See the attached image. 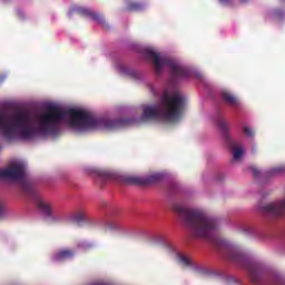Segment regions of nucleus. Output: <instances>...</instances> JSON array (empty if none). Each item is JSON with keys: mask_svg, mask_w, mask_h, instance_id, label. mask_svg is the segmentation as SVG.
Wrapping results in <instances>:
<instances>
[{"mask_svg": "<svg viewBox=\"0 0 285 285\" xmlns=\"http://www.w3.org/2000/svg\"><path fill=\"white\" fill-rule=\"evenodd\" d=\"M68 115L70 117L69 125L71 128H101V119H97L90 112L76 110L75 108L63 110L59 106H48L46 112H42L38 117L39 132L41 135L57 137L60 126L66 121Z\"/></svg>", "mask_w": 285, "mask_h": 285, "instance_id": "obj_1", "label": "nucleus"}, {"mask_svg": "<svg viewBox=\"0 0 285 285\" xmlns=\"http://www.w3.org/2000/svg\"><path fill=\"white\" fill-rule=\"evenodd\" d=\"M185 102L180 94L170 95L165 90L158 106L144 107L141 119L142 121H178L184 115Z\"/></svg>", "mask_w": 285, "mask_h": 285, "instance_id": "obj_2", "label": "nucleus"}, {"mask_svg": "<svg viewBox=\"0 0 285 285\" xmlns=\"http://www.w3.org/2000/svg\"><path fill=\"white\" fill-rule=\"evenodd\" d=\"M173 209L194 236L197 238H214L218 229L216 218L207 216L202 209H190L180 203H174Z\"/></svg>", "mask_w": 285, "mask_h": 285, "instance_id": "obj_3", "label": "nucleus"}, {"mask_svg": "<svg viewBox=\"0 0 285 285\" xmlns=\"http://www.w3.org/2000/svg\"><path fill=\"white\" fill-rule=\"evenodd\" d=\"M0 130L7 141L14 139H33L37 135L36 127L29 110H19L13 115L11 121L0 114Z\"/></svg>", "mask_w": 285, "mask_h": 285, "instance_id": "obj_4", "label": "nucleus"}, {"mask_svg": "<svg viewBox=\"0 0 285 285\" xmlns=\"http://www.w3.org/2000/svg\"><path fill=\"white\" fill-rule=\"evenodd\" d=\"M145 55L148 59H153L157 76L163 73L165 66L168 67L170 83H178V81L189 79V77H191V70L189 68L181 63H177L169 57H160L158 52L150 49L145 50Z\"/></svg>", "mask_w": 285, "mask_h": 285, "instance_id": "obj_5", "label": "nucleus"}, {"mask_svg": "<svg viewBox=\"0 0 285 285\" xmlns=\"http://www.w3.org/2000/svg\"><path fill=\"white\" fill-rule=\"evenodd\" d=\"M226 257L228 261H232L233 263H236L237 265H240V267H245L247 269L249 278L253 283H259V272L257 265L252 263L249 256L245 254L244 252H240L239 249H228Z\"/></svg>", "mask_w": 285, "mask_h": 285, "instance_id": "obj_6", "label": "nucleus"}, {"mask_svg": "<svg viewBox=\"0 0 285 285\" xmlns=\"http://www.w3.org/2000/svg\"><path fill=\"white\" fill-rule=\"evenodd\" d=\"M217 127L219 128V130L223 132L226 142L228 144V146L234 149L233 153V158L234 160H239V158H242L243 154H244V147L240 144L235 142V140H232L230 136H229V127L226 124V120L224 119L223 115H218L217 117Z\"/></svg>", "mask_w": 285, "mask_h": 285, "instance_id": "obj_7", "label": "nucleus"}, {"mask_svg": "<svg viewBox=\"0 0 285 285\" xmlns=\"http://www.w3.org/2000/svg\"><path fill=\"white\" fill-rule=\"evenodd\" d=\"M26 167L22 163H16L11 167L0 169V177L12 178L13 180H24Z\"/></svg>", "mask_w": 285, "mask_h": 285, "instance_id": "obj_8", "label": "nucleus"}, {"mask_svg": "<svg viewBox=\"0 0 285 285\" xmlns=\"http://www.w3.org/2000/svg\"><path fill=\"white\" fill-rule=\"evenodd\" d=\"M262 214L264 216H282V214H285V198L284 200H278L276 203H268L267 205H263L261 207Z\"/></svg>", "mask_w": 285, "mask_h": 285, "instance_id": "obj_9", "label": "nucleus"}, {"mask_svg": "<svg viewBox=\"0 0 285 285\" xmlns=\"http://www.w3.org/2000/svg\"><path fill=\"white\" fill-rule=\"evenodd\" d=\"M163 174H150L149 176H127L126 181L131 183L134 185H150L153 183H159L163 180Z\"/></svg>", "mask_w": 285, "mask_h": 285, "instance_id": "obj_10", "label": "nucleus"}, {"mask_svg": "<svg viewBox=\"0 0 285 285\" xmlns=\"http://www.w3.org/2000/svg\"><path fill=\"white\" fill-rule=\"evenodd\" d=\"M72 10H75L76 12H78V14H81L83 17H90L95 21H98V23H106L102 14H100L99 12H94V10H91L90 8H85L83 6H75Z\"/></svg>", "mask_w": 285, "mask_h": 285, "instance_id": "obj_11", "label": "nucleus"}, {"mask_svg": "<svg viewBox=\"0 0 285 285\" xmlns=\"http://www.w3.org/2000/svg\"><path fill=\"white\" fill-rule=\"evenodd\" d=\"M222 99L223 101H225V104H227L232 108L239 107V99H237V97H235V95H233V92H229L228 90H224L222 92Z\"/></svg>", "mask_w": 285, "mask_h": 285, "instance_id": "obj_12", "label": "nucleus"}, {"mask_svg": "<svg viewBox=\"0 0 285 285\" xmlns=\"http://www.w3.org/2000/svg\"><path fill=\"white\" fill-rule=\"evenodd\" d=\"M37 207L46 214V216L52 217V205H49V203H45L41 198L37 200Z\"/></svg>", "mask_w": 285, "mask_h": 285, "instance_id": "obj_13", "label": "nucleus"}, {"mask_svg": "<svg viewBox=\"0 0 285 285\" xmlns=\"http://www.w3.org/2000/svg\"><path fill=\"white\" fill-rule=\"evenodd\" d=\"M75 252L71 249H62L56 254V261H67L68 258H73Z\"/></svg>", "mask_w": 285, "mask_h": 285, "instance_id": "obj_14", "label": "nucleus"}, {"mask_svg": "<svg viewBox=\"0 0 285 285\" xmlns=\"http://www.w3.org/2000/svg\"><path fill=\"white\" fill-rule=\"evenodd\" d=\"M88 218V215L86 212H78L77 214H75V216L72 217L73 223H76L77 225H81L82 223H85Z\"/></svg>", "mask_w": 285, "mask_h": 285, "instance_id": "obj_15", "label": "nucleus"}, {"mask_svg": "<svg viewBox=\"0 0 285 285\" xmlns=\"http://www.w3.org/2000/svg\"><path fill=\"white\" fill-rule=\"evenodd\" d=\"M141 3H138L137 1H129L127 4L128 10H141Z\"/></svg>", "mask_w": 285, "mask_h": 285, "instance_id": "obj_16", "label": "nucleus"}, {"mask_svg": "<svg viewBox=\"0 0 285 285\" xmlns=\"http://www.w3.org/2000/svg\"><path fill=\"white\" fill-rule=\"evenodd\" d=\"M283 14H284L283 10H279V9H276V10H274V11L272 12V16H273L274 18H276V19H282Z\"/></svg>", "mask_w": 285, "mask_h": 285, "instance_id": "obj_17", "label": "nucleus"}, {"mask_svg": "<svg viewBox=\"0 0 285 285\" xmlns=\"http://www.w3.org/2000/svg\"><path fill=\"white\" fill-rule=\"evenodd\" d=\"M244 134H245L247 137H254L255 131H253V129H250V127H244Z\"/></svg>", "mask_w": 285, "mask_h": 285, "instance_id": "obj_18", "label": "nucleus"}, {"mask_svg": "<svg viewBox=\"0 0 285 285\" xmlns=\"http://www.w3.org/2000/svg\"><path fill=\"white\" fill-rule=\"evenodd\" d=\"M108 229H120V225L118 223H107Z\"/></svg>", "mask_w": 285, "mask_h": 285, "instance_id": "obj_19", "label": "nucleus"}, {"mask_svg": "<svg viewBox=\"0 0 285 285\" xmlns=\"http://www.w3.org/2000/svg\"><path fill=\"white\" fill-rule=\"evenodd\" d=\"M179 261L180 263H183V265H186V266L190 265V261L187 256H179Z\"/></svg>", "mask_w": 285, "mask_h": 285, "instance_id": "obj_20", "label": "nucleus"}, {"mask_svg": "<svg viewBox=\"0 0 285 285\" xmlns=\"http://www.w3.org/2000/svg\"><path fill=\"white\" fill-rule=\"evenodd\" d=\"M284 167H274V169H272L271 171H268L267 174H279L281 171H284Z\"/></svg>", "mask_w": 285, "mask_h": 285, "instance_id": "obj_21", "label": "nucleus"}, {"mask_svg": "<svg viewBox=\"0 0 285 285\" xmlns=\"http://www.w3.org/2000/svg\"><path fill=\"white\" fill-rule=\"evenodd\" d=\"M149 90H150L151 95H154V97L160 96V92H158V90H156V88H154V86H149Z\"/></svg>", "mask_w": 285, "mask_h": 285, "instance_id": "obj_22", "label": "nucleus"}, {"mask_svg": "<svg viewBox=\"0 0 285 285\" xmlns=\"http://www.w3.org/2000/svg\"><path fill=\"white\" fill-rule=\"evenodd\" d=\"M22 187L26 191H32L30 183H22Z\"/></svg>", "mask_w": 285, "mask_h": 285, "instance_id": "obj_23", "label": "nucleus"}, {"mask_svg": "<svg viewBox=\"0 0 285 285\" xmlns=\"http://www.w3.org/2000/svg\"><path fill=\"white\" fill-rule=\"evenodd\" d=\"M252 171L255 178H258V176H261V171L259 169H257V167H253Z\"/></svg>", "mask_w": 285, "mask_h": 285, "instance_id": "obj_24", "label": "nucleus"}, {"mask_svg": "<svg viewBox=\"0 0 285 285\" xmlns=\"http://www.w3.org/2000/svg\"><path fill=\"white\" fill-rule=\"evenodd\" d=\"M2 214H3V205H2V203L0 202V216H2Z\"/></svg>", "mask_w": 285, "mask_h": 285, "instance_id": "obj_25", "label": "nucleus"}, {"mask_svg": "<svg viewBox=\"0 0 285 285\" xmlns=\"http://www.w3.org/2000/svg\"><path fill=\"white\" fill-rule=\"evenodd\" d=\"M220 3H232L233 0H219Z\"/></svg>", "mask_w": 285, "mask_h": 285, "instance_id": "obj_26", "label": "nucleus"}, {"mask_svg": "<svg viewBox=\"0 0 285 285\" xmlns=\"http://www.w3.org/2000/svg\"><path fill=\"white\" fill-rule=\"evenodd\" d=\"M106 177H107V178H111V174H107Z\"/></svg>", "mask_w": 285, "mask_h": 285, "instance_id": "obj_27", "label": "nucleus"}, {"mask_svg": "<svg viewBox=\"0 0 285 285\" xmlns=\"http://www.w3.org/2000/svg\"><path fill=\"white\" fill-rule=\"evenodd\" d=\"M242 1V3H245L247 0H240Z\"/></svg>", "mask_w": 285, "mask_h": 285, "instance_id": "obj_28", "label": "nucleus"}]
</instances>
